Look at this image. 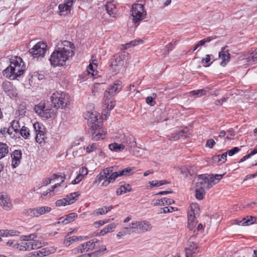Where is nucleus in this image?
<instances>
[{
	"label": "nucleus",
	"instance_id": "obj_1",
	"mask_svg": "<svg viewBox=\"0 0 257 257\" xmlns=\"http://www.w3.org/2000/svg\"><path fill=\"white\" fill-rule=\"evenodd\" d=\"M63 47H58L51 55L49 59L51 65L54 67L62 66L70 56L74 55L75 47L71 42L65 41L62 43Z\"/></svg>",
	"mask_w": 257,
	"mask_h": 257
},
{
	"label": "nucleus",
	"instance_id": "obj_2",
	"mask_svg": "<svg viewBox=\"0 0 257 257\" xmlns=\"http://www.w3.org/2000/svg\"><path fill=\"white\" fill-rule=\"evenodd\" d=\"M26 70V65L22 59L18 56L10 59V64L3 70L4 76L11 80H15L23 75Z\"/></svg>",
	"mask_w": 257,
	"mask_h": 257
},
{
	"label": "nucleus",
	"instance_id": "obj_3",
	"mask_svg": "<svg viewBox=\"0 0 257 257\" xmlns=\"http://www.w3.org/2000/svg\"><path fill=\"white\" fill-rule=\"evenodd\" d=\"M51 106L56 110L65 108L69 102L68 96L63 92H54L51 96Z\"/></svg>",
	"mask_w": 257,
	"mask_h": 257
},
{
	"label": "nucleus",
	"instance_id": "obj_4",
	"mask_svg": "<svg viewBox=\"0 0 257 257\" xmlns=\"http://www.w3.org/2000/svg\"><path fill=\"white\" fill-rule=\"evenodd\" d=\"M194 182H195V187H197L198 189H209L216 184L213 178L208 174L198 175Z\"/></svg>",
	"mask_w": 257,
	"mask_h": 257
},
{
	"label": "nucleus",
	"instance_id": "obj_5",
	"mask_svg": "<svg viewBox=\"0 0 257 257\" xmlns=\"http://www.w3.org/2000/svg\"><path fill=\"white\" fill-rule=\"evenodd\" d=\"M132 21L138 26L140 22L146 18L147 12L144 9V5L141 4H135L132 8Z\"/></svg>",
	"mask_w": 257,
	"mask_h": 257
},
{
	"label": "nucleus",
	"instance_id": "obj_6",
	"mask_svg": "<svg viewBox=\"0 0 257 257\" xmlns=\"http://www.w3.org/2000/svg\"><path fill=\"white\" fill-rule=\"evenodd\" d=\"M102 113H86L84 116L88 120V123L93 130H96L100 128L103 117Z\"/></svg>",
	"mask_w": 257,
	"mask_h": 257
},
{
	"label": "nucleus",
	"instance_id": "obj_7",
	"mask_svg": "<svg viewBox=\"0 0 257 257\" xmlns=\"http://www.w3.org/2000/svg\"><path fill=\"white\" fill-rule=\"evenodd\" d=\"M128 53L125 51H122L113 56L111 60V67L115 71L119 70V68L122 67L124 64L125 57L128 55Z\"/></svg>",
	"mask_w": 257,
	"mask_h": 257
},
{
	"label": "nucleus",
	"instance_id": "obj_8",
	"mask_svg": "<svg viewBox=\"0 0 257 257\" xmlns=\"http://www.w3.org/2000/svg\"><path fill=\"white\" fill-rule=\"evenodd\" d=\"M47 45L43 42H38L35 45L29 52L34 58L38 59L39 58L43 57L46 52Z\"/></svg>",
	"mask_w": 257,
	"mask_h": 257
},
{
	"label": "nucleus",
	"instance_id": "obj_9",
	"mask_svg": "<svg viewBox=\"0 0 257 257\" xmlns=\"http://www.w3.org/2000/svg\"><path fill=\"white\" fill-rule=\"evenodd\" d=\"M75 0H66L63 4L58 6V13L60 16H67L70 13L71 7Z\"/></svg>",
	"mask_w": 257,
	"mask_h": 257
},
{
	"label": "nucleus",
	"instance_id": "obj_10",
	"mask_svg": "<svg viewBox=\"0 0 257 257\" xmlns=\"http://www.w3.org/2000/svg\"><path fill=\"white\" fill-rule=\"evenodd\" d=\"M121 89V86L119 84L114 83L110 84L107 89L104 93V97L106 99H110V98L117 93Z\"/></svg>",
	"mask_w": 257,
	"mask_h": 257
},
{
	"label": "nucleus",
	"instance_id": "obj_11",
	"mask_svg": "<svg viewBox=\"0 0 257 257\" xmlns=\"http://www.w3.org/2000/svg\"><path fill=\"white\" fill-rule=\"evenodd\" d=\"M2 88L5 92L11 98L16 96V89L11 82L5 81L2 84Z\"/></svg>",
	"mask_w": 257,
	"mask_h": 257
},
{
	"label": "nucleus",
	"instance_id": "obj_12",
	"mask_svg": "<svg viewBox=\"0 0 257 257\" xmlns=\"http://www.w3.org/2000/svg\"><path fill=\"white\" fill-rule=\"evenodd\" d=\"M189 133V130L187 127L184 128H178L176 132L171 135H167V138L170 141H177L184 136L186 137L185 135Z\"/></svg>",
	"mask_w": 257,
	"mask_h": 257
},
{
	"label": "nucleus",
	"instance_id": "obj_13",
	"mask_svg": "<svg viewBox=\"0 0 257 257\" xmlns=\"http://www.w3.org/2000/svg\"><path fill=\"white\" fill-rule=\"evenodd\" d=\"M198 246L197 244L193 241H189L188 247L185 248L186 257H194L198 252Z\"/></svg>",
	"mask_w": 257,
	"mask_h": 257
},
{
	"label": "nucleus",
	"instance_id": "obj_14",
	"mask_svg": "<svg viewBox=\"0 0 257 257\" xmlns=\"http://www.w3.org/2000/svg\"><path fill=\"white\" fill-rule=\"evenodd\" d=\"M33 126L36 133V136L35 138L36 141L40 144L43 143H44L46 138L45 137V134L43 131L40 130L41 126H40V124L38 122L35 123L33 124Z\"/></svg>",
	"mask_w": 257,
	"mask_h": 257
},
{
	"label": "nucleus",
	"instance_id": "obj_15",
	"mask_svg": "<svg viewBox=\"0 0 257 257\" xmlns=\"http://www.w3.org/2000/svg\"><path fill=\"white\" fill-rule=\"evenodd\" d=\"M0 205L6 210H10L12 207L10 199L6 193L0 194Z\"/></svg>",
	"mask_w": 257,
	"mask_h": 257
},
{
	"label": "nucleus",
	"instance_id": "obj_16",
	"mask_svg": "<svg viewBox=\"0 0 257 257\" xmlns=\"http://www.w3.org/2000/svg\"><path fill=\"white\" fill-rule=\"evenodd\" d=\"M227 46L222 48L221 51L219 53V57L222 60L220 63L221 66L224 67L230 60V54L227 51H225Z\"/></svg>",
	"mask_w": 257,
	"mask_h": 257
},
{
	"label": "nucleus",
	"instance_id": "obj_17",
	"mask_svg": "<svg viewBox=\"0 0 257 257\" xmlns=\"http://www.w3.org/2000/svg\"><path fill=\"white\" fill-rule=\"evenodd\" d=\"M12 158V165L13 168H16L20 163L22 158V152L21 150H15L11 155Z\"/></svg>",
	"mask_w": 257,
	"mask_h": 257
},
{
	"label": "nucleus",
	"instance_id": "obj_18",
	"mask_svg": "<svg viewBox=\"0 0 257 257\" xmlns=\"http://www.w3.org/2000/svg\"><path fill=\"white\" fill-rule=\"evenodd\" d=\"M113 167L104 169L96 178L95 182L99 183L103 179L108 178L110 173L113 171Z\"/></svg>",
	"mask_w": 257,
	"mask_h": 257
},
{
	"label": "nucleus",
	"instance_id": "obj_19",
	"mask_svg": "<svg viewBox=\"0 0 257 257\" xmlns=\"http://www.w3.org/2000/svg\"><path fill=\"white\" fill-rule=\"evenodd\" d=\"M107 13L112 18H114L117 13V10L115 4L111 2H108L105 6Z\"/></svg>",
	"mask_w": 257,
	"mask_h": 257
},
{
	"label": "nucleus",
	"instance_id": "obj_20",
	"mask_svg": "<svg viewBox=\"0 0 257 257\" xmlns=\"http://www.w3.org/2000/svg\"><path fill=\"white\" fill-rule=\"evenodd\" d=\"M132 191V188L130 184L125 183L124 182L120 183L119 188L116 190L117 195H122Z\"/></svg>",
	"mask_w": 257,
	"mask_h": 257
},
{
	"label": "nucleus",
	"instance_id": "obj_21",
	"mask_svg": "<svg viewBox=\"0 0 257 257\" xmlns=\"http://www.w3.org/2000/svg\"><path fill=\"white\" fill-rule=\"evenodd\" d=\"M139 233L150 230L152 228L151 224L147 221H138Z\"/></svg>",
	"mask_w": 257,
	"mask_h": 257
},
{
	"label": "nucleus",
	"instance_id": "obj_22",
	"mask_svg": "<svg viewBox=\"0 0 257 257\" xmlns=\"http://www.w3.org/2000/svg\"><path fill=\"white\" fill-rule=\"evenodd\" d=\"M46 103L45 100H42L36 105L34 107L35 112H45V111L51 110L48 107H46Z\"/></svg>",
	"mask_w": 257,
	"mask_h": 257
},
{
	"label": "nucleus",
	"instance_id": "obj_23",
	"mask_svg": "<svg viewBox=\"0 0 257 257\" xmlns=\"http://www.w3.org/2000/svg\"><path fill=\"white\" fill-rule=\"evenodd\" d=\"M245 60L248 65H252L257 63V49L251 52Z\"/></svg>",
	"mask_w": 257,
	"mask_h": 257
},
{
	"label": "nucleus",
	"instance_id": "obj_24",
	"mask_svg": "<svg viewBox=\"0 0 257 257\" xmlns=\"http://www.w3.org/2000/svg\"><path fill=\"white\" fill-rule=\"evenodd\" d=\"M98 242L97 239H91L85 243H83L81 245H84V252L88 251L90 250H92L96 247L95 243Z\"/></svg>",
	"mask_w": 257,
	"mask_h": 257
},
{
	"label": "nucleus",
	"instance_id": "obj_25",
	"mask_svg": "<svg viewBox=\"0 0 257 257\" xmlns=\"http://www.w3.org/2000/svg\"><path fill=\"white\" fill-rule=\"evenodd\" d=\"M126 233L131 234L134 233H139L138 221L132 222L128 227L124 228Z\"/></svg>",
	"mask_w": 257,
	"mask_h": 257
},
{
	"label": "nucleus",
	"instance_id": "obj_26",
	"mask_svg": "<svg viewBox=\"0 0 257 257\" xmlns=\"http://www.w3.org/2000/svg\"><path fill=\"white\" fill-rule=\"evenodd\" d=\"M51 208L48 206H41L35 208L36 217L49 213L51 211Z\"/></svg>",
	"mask_w": 257,
	"mask_h": 257
},
{
	"label": "nucleus",
	"instance_id": "obj_27",
	"mask_svg": "<svg viewBox=\"0 0 257 257\" xmlns=\"http://www.w3.org/2000/svg\"><path fill=\"white\" fill-rule=\"evenodd\" d=\"M174 203V200L167 198H163L161 199H158L154 203V206H164L165 205H171Z\"/></svg>",
	"mask_w": 257,
	"mask_h": 257
},
{
	"label": "nucleus",
	"instance_id": "obj_28",
	"mask_svg": "<svg viewBox=\"0 0 257 257\" xmlns=\"http://www.w3.org/2000/svg\"><path fill=\"white\" fill-rule=\"evenodd\" d=\"M112 208V206L108 207L104 206L102 208H99L94 210L93 214L95 215H104L106 214L108 211H110Z\"/></svg>",
	"mask_w": 257,
	"mask_h": 257
},
{
	"label": "nucleus",
	"instance_id": "obj_29",
	"mask_svg": "<svg viewBox=\"0 0 257 257\" xmlns=\"http://www.w3.org/2000/svg\"><path fill=\"white\" fill-rule=\"evenodd\" d=\"M124 145L123 144H119L116 143L110 144L109 145V148L110 150L116 152H119L122 151L124 149Z\"/></svg>",
	"mask_w": 257,
	"mask_h": 257
},
{
	"label": "nucleus",
	"instance_id": "obj_30",
	"mask_svg": "<svg viewBox=\"0 0 257 257\" xmlns=\"http://www.w3.org/2000/svg\"><path fill=\"white\" fill-rule=\"evenodd\" d=\"M210 88L209 87H206L205 89H198L191 91L189 92V93L191 95H197L199 97H200L202 95H205L206 93L208 92Z\"/></svg>",
	"mask_w": 257,
	"mask_h": 257
},
{
	"label": "nucleus",
	"instance_id": "obj_31",
	"mask_svg": "<svg viewBox=\"0 0 257 257\" xmlns=\"http://www.w3.org/2000/svg\"><path fill=\"white\" fill-rule=\"evenodd\" d=\"M9 153V147L8 145L3 143L0 142V160L5 157Z\"/></svg>",
	"mask_w": 257,
	"mask_h": 257
},
{
	"label": "nucleus",
	"instance_id": "obj_32",
	"mask_svg": "<svg viewBox=\"0 0 257 257\" xmlns=\"http://www.w3.org/2000/svg\"><path fill=\"white\" fill-rule=\"evenodd\" d=\"M79 195V194L77 192H74L67 195L65 198L67 200L68 204H71L77 200V197Z\"/></svg>",
	"mask_w": 257,
	"mask_h": 257
},
{
	"label": "nucleus",
	"instance_id": "obj_33",
	"mask_svg": "<svg viewBox=\"0 0 257 257\" xmlns=\"http://www.w3.org/2000/svg\"><path fill=\"white\" fill-rule=\"evenodd\" d=\"M254 221H255V217L252 216H247V218H243L240 221L241 225H248L252 224Z\"/></svg>",
	"mask_w": 257,
	"mask_h": 257
},
{
	"label": "nucleus",
	"instance_id": "obj_34",
	"mask_svg": "<svg viewBox=\"0 0 257 257\" xmlns=\"http://www.w3.org/2000/svg\"><path fill=\"white\" fill-rule=\"evenodd\" d=\"M33 242L29 241L28 242L22 243V244L20 245V250H30L34 249Z\"/></svg>",
	"mask_w": 257,
	"mask_h": 257
},
{
	"label": "nucleus",
	"instance_id": "obj_35",
	"mask_svg": "<svg viewBox=\"0 0 257 257\" xmlns=\"http://www.w3.org/2000/svg\"><path fill=\"white\" fill-rule=\"evenodd\" d=\"M53 176V177L52 178H46L43 182V185L47 186V185L51 183L52 180H54L59 177L61 178V179H62L61 182H63L65 178V176H58L56 174H54Z\"/></svg>",
	"mask_w": 257,
	"mask_h": 257
},
{
	"label": "nucleus",
	"instance_id": "obj_36",
	"mask_svg": "<svg viewBox=\"0 0 257 257\" xmlns=\"http://www.w3.org/2000/svg\"><path fill=\"white\" fill-rule=\"evenodd\" d=\"M19 132L21 136L25 139H28L29 137L30 136L29 129L25 126H22Z\"/></svg>",
	"mask_w": 257,
	"mask_h": 257
},
{
	"label": "nucleus",
	"instance_id": "obj_37",
	"mask_svg": "<svg viewBox=\"0 0 257 257\" xmlns=\"http://www.w3.org/2000/svg\"><path fill=\"white\" fill-rule=\"evenodd\" d=\"M156 97V94L153 93L151 96L147 97V98H146V102L148 104L150 105V106H154L156 104V101H155V99Z\"/></svg>",
	"mask_w": 257,
	"mask_h": 257
},
{
	"label": "nucleus",
	"instance_id": "obj_38",
	"mask_svg": "<svg viewBox=\"0 0 257 257\" xmlns=\"http://www.w3.org/2000/svg\"><path fill=\"white\" fill-rule=\"evenodd\" d=\"M205 190L200 189H198L197 187H195V197L196 199L198 200H202L204 198V195L205 194Z\"/></svg>",
	"mask_w": 257,
	"mask_h": 257
},
{
	"label": "nucleus",
	"instance_id": "obj_39",
	"mask_svg": "<svg viewBox=\"0 0 257 257\" xmlns=\"http://www.w3.org/2000/svg\"><path fill=\"white\" fill-rule=\"evenodd\" d=\"M151 187H159L163 185L168 184L169 182L166 180L152 181L149 182Z\"/></svg>",
	"mask_w": 257,
	"mask_h": 257
},
{
	"label": "nucleus",
	"instance_id": "obj_40",
	"mask_svg": "<svg viewBox=\"0 0 257 257\" xmlns=\"http://www.w3.org/2000/svg\"><path fill=\"white\" fill-rule=\"evenodd\" d=\"M133 168H126L122 170L118 171L119 173V175L120 176H127L131 174L132 171L133 170Z\"/></svg>",
	"mask_w": 257,
	"mask_h": 257
},
{
	"label": "nucleus",
	"instance_id": "obj_41",
	"mask_svg": "<svg viewBox=\"0 0 257 257\" xmlns=\"http://www.w3.org/2000/svg\"><path fill=\"white\" fill-rule=\"evenodd\" d=\"M11 126L15 133H18L20 132V125L18 120H14L11 123Z\"/></svg>",
	"mask_w": 257,
	"mask_h": 257
},
{
	"label": "nucleus",
	"instance_id": "obj_42",
	"mask_svg": "<svg viewBox=\"0 0 257 257\" xmlns=\"http://www.w3.org/2000/svg\"><path fill=\"white\" fill-rule=\"evenodd\" d=\"M200 210L199 205L197 203H192L190 205V211L191 213L198 215Z\"/></svg>",
	"mask_w": 257,
	"mask_h": 257
},
{
	"label": "nucleus",
	"instance_id": "obj_43",
	"mask_svg": "<svg viewBox=\"0 0 257 257\" xmlns=\"http://www.w3.org/2000/svg\"><path fill=\"white\" fill-rule=\"evenodd\" d=\"M42 252L45 256H47L51 253H54L56 249L53 247H49L42 248Z\"/></svg>",
	"mask_w": 257,
	"mask_h": 257
},
{
	"label": "nucleus",
	"instance_id": "obj_44",
	"mask_svg": "<svg viewBox=\"0 0 257 257\" xmlns=\"http://www.w3.org/2000/svg\"><path fill=\"white\" fill-rule=\"evenodd\" d=\"M23 214L30 217H36L35 208L25 209L23 211Z\"/></svg>",
	"mask_w": 257,
	"mask_h": 257
},
{
	"label": "nucleus",
	"instance_id": "obj_45",
	"mask_svg": "<svg viewBox=\"0 0 257 257\" xmlns=\"http://www.w3.org/2000/svg\"><path fill=\"white\" fill-rule=\"evenodd\" d=\"M179 170L180 171V173L182 175L187 176L188 173H189L190 175H191V167L189 168L186 166H181L179 168Z\"/></svg>",
	"mask_w": 257,
	"mask_h": 257
},
{
	"label": "nucleus",
	"instance_id": "obj_46",
	"mask_svg": "<svg viewBox=\"0 0 257 257\" xmlns=\"http://www.w3.org/2000/svg\"><path fill=\"white\" fill-rule=\"evenodd\" d=\"M79 240V237L76 236H73L69 237L66 240L64 241V243L66 245H69L73 242Z\"/></svg>",
	"mask_w": 257,
	"mask_h": 257
},
{
	"label": "nucleus",
	"instance_id": "obj_47",
	"mask_svg": "<svg viewBox=\"0 0 257 257\" xmlns=\"http://www.w3.org/2000/svg\"><path fill=\"white\" fill-rule=\"evenodd\" d=\"M106 250V248L104 246L102 249H99L93 252L89 253L91 255V257H98L99 256L103 251Z\"/></svg>",
	"mask_w": 257,
	"mask_h": 257
},
{
	"label": "nucleus",
	"instance_id": "obj_48",
	"mask_svg": "<svg viewBox=\"0 0 257 257\" xmlns=\"http://www.w3.org/2000/svg\"><path fill=\"white\" fill-rule=\"evenodd\" d=\"M143 41L142 40L132 41L128 43L125 45V49H126L131 46H134L137 45L139 43H142Z\"/></svg>",
	"mask_w": 257,
	"mask_h": 257
},
{
	"label": "nucleus",
	"instance_id": "obj_49",
	"mask_svg": "<svg viewBox=\"0 0 257 257\" xmlns=\"http://www.w3.org/2000/svg\"><path fill=\"white\" fill-rule=\"evenodd\" d=\"M67 200L65 198L58 200L56 202V205L58 207L62 206H66L67 205H69L67 202Z\"/></svg>",
	"mask_w": 257,
	"mask_h": 257
},
{
	"label": "nucleus",
	"instance_id": "obj_50",
	"mask_svg": "<svg viewBox=\"0 0 257 257\" xmlns=\"http://www.w3.org/2000/svg\"><path fill=\"white\" fill-rule=\"evenodd\" d=\"M65 217L68 223L73 221L77 217V214L75 213H70L69 214L65 215Z\"/></svg>",
	"mask_w": 257,
	"mask_h": 257
},
{
	"label": "nucleus",
	"instance_id": "obj_51",
	"mask_svg": "<svg viewBox=\"0 0 257 257\" xmlns=\"http://www.w3.org/2000/svg\"><path fill=\"white\" fill-rule=\"evenodd\" d=\"M120 176L118 172H111L108 176L107 179H109L110 181L113 182L118 177Z\"/></svg>",
	"mask_w": 257,
	"mask_h": 257
},
{
	"label": "nucleus",
	"instance_id": "obj_52",
	"mask_svg": "<svg viewBox=\"0 0 257 257\" xmlns=\"http://www.w3.org/2000/svg\"><path fill=\"white\" fill-rule=\"evenodd\" d=\"M97 146H98L96 143H93L91 145H89L86 148V151L87 153H90L95 150L97 149Z\"/></svg>",
	"mask_w": 257,
	"mask_h": 257
},
{
	"label": "nucleus",
	"instance_id": "obj_53",
	"mask_svg": "<svg viewBox=\"0 0 257 257\" xmlns=\"http://www.w3.org/2000/svg\"><path fill=\"white\" fill-rule=\"evenodd\" d=\"M240 150V149H239L238 147H234L233 148H232L231 150H227L226 152L227 153V154L229 156H232L233 155H234L236 153H237L238 152H239Z\"/></svg>",
	"mask_w": 257,
	"mask_h": 257
},
{
	"label": "nucleus",
	"instance_id": "obj_54",
	"mask_svg": "<svg viewBox=\"0 0 257 257\" xmlns=\"http://www.w3.org/2000/svg\"><path fill=\"white\" fill-rule=\"evenodd\" d=\"M196 214H194L191 213H190L188 215V222H193V223H196L197 222V221L196 220Z\"/></svg>",
	"mask_w": 257,
	"mask_h": 257
},
{
	"label": "nucleus",
	"instance_id": "obj_55",
	"mask_svg": "<svg viewBox=\"0 0 257 257\" xmlns=\"http://www.w3.org/2000/svg\"><path fill=\"white\" fill-rule=\"evenodd\" d=\"M3 236H8L9 235L11 236H12V235H14L16 234L17 233H19V232H18L17 231H15V230H3Z\"/></svg>",
	"mask_w": 257,
	"mask_h": 257
},
{
	"label": "nucleus",
	"instance_id": "obj_56",
	"mask_svg": "<svg viewBox=\"0 0 257 257\" xmlns=\"http://www.w3.org/2000/svg\"><path fill=\"white\" fill-rule=\"evenodd\" d=\"M60 185L61 184L60 183L56 184L51 187V189H49L46 191H45L43 193H42V197L46 196L49 193L53 191L55 188H57L59 186H60Z\"/></svg>",
	"mask_w": 257,
	"mask_h": 257
},
{
	"label": "nucleus",
	"instance_id": "obj_57",
	"mask_svg": "<svg viewBox=\"0 0 257 257\" xmlns=\"http://www.w3.org/2000/svg\"><path fill=\"white\" fill-rule=\"evenodd\" d=\"M83 247H84V245H81L78 246L77 247L74 248L72 250V252L75 254L78 253L79 252L83 253V252H84Z\"/></svg>",
	"mask_w": 257,
	"mask_h": 257
},
{
	"label": "nucleus",
	"instance_id": "obj_58",
	"mask_svg": "<svg viewBox=\"0 0 257 257\" xmlns=\"http://www.w3.org/2000/svg\"><path fill=\"white\" fill-rule=\"evenodd\" d=\"M107 106H106V110L107 111H110L113 108V107H114L115 105V101H110V102L109 103V99H107Z\"/></svg>",
	"mask_w": 257,
	"mask_h": 257
},
{
	"label": "nucleus",
	"instance_id": "obj_59",
	"mask_svg": "<svg viewBox=\"0 0 257 257\" xmlns=\"http://www.w3.org/2000/svg\"><path fill=\"white\" fill-rule=\"evenodd\" d=\"M26 105L25 103H21L18 109V112H26Z\"/></svg>",
	"mask_w": 257,
	"mask_h": 257
},
{
	"label": "nucleus",
	"instance_id": "obj_60",
	"mask_svg": "<svg viewBox=\"0 0 257 257\" xmlns=\"http://www.w3.org/2000/svg\"><path fill=\"white\" fill-rule=\"evenodd\" d=\"M215 144V142L214 141V140L212 139H210L207 141L206 143V147L212 149L213 148Z\"/></svg>",
	"mask_w": 257,
	"mask_h": 257
},
{
	"label": "nucleus",
	"instance_id": "obj_61",
	"mask_svg": "<svg viewBox=\"0 0 257 257\" xmlns=\"http://www.w3.org/2000/svg\"><path fill=\"white\" fill-rule=\"evenodd\" d=\"M84 177V175L82 174H78L77 176L76 177V178L72 181V184H76L79 183L81 180L83 179Z\"/></svg>",
	"mask_w": 257,
	"mask_h": 257
},
{
	"label": "nucleus",
	"instance_id": "obj_62",
	"mask_svg": "<svg viewBox=\"0 0 257 257\" xmlns=\"http://www.w3.org/2000/svg\"><path fill=\"white\" fill-rule=\"evenodd\" d=\"M41 117H45L46 118H49L53 117L55 118L56 116V113H39Z\"/></svg>",
	"mask_w": 257,
	"mask_h": 257
},
{
	"label": "nucleus",
	"instance_id": "obj_63",
	"mask_svg": "<svg viewBox=\"0 0 257 257\" xmlns=\"http://www.w3.org/2000/svg\"><path fill=\"white\" fill-rule=\"evenodd\" d=\"M103 136H104V134H102L101 133H97V134H93L92 135V139L95 140H98L100 139H103L104 138Z\"/></svg>",
	"mask_w": 257,
	"mask_h": 257
},
{
	"label": "nucleus",
	"instance_id": "obj_64",
	"mask_svg": "<svg viewBox=\"0 0 257 257\" xmlns=\"http://www.w3.org/2000/svg\"><path fill=\"white\" fill-rule=\"evenodd\" d=\"M116 224L114 223H111L106 227V229L108 230V232L113 231L114 229L116 227Z\"/></svg>",
	"mask_w": 257,
	"mask_h": 257
}]
</instances>
